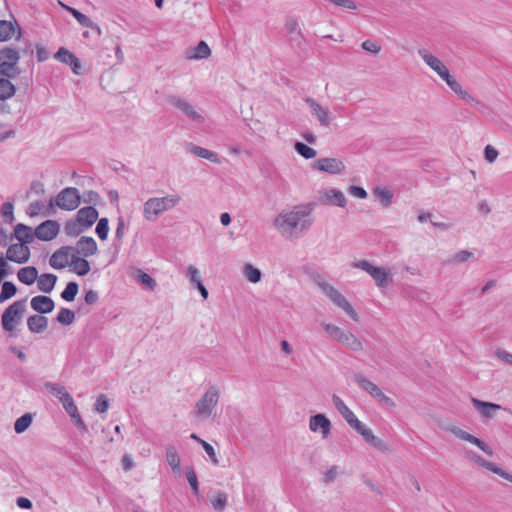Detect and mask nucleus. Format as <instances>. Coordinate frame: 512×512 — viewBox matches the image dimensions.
<instances>
[{"mask_svg": "<svg viewBox=\"0 0 512 512\" xmlns=\"http://www.w3.org/2000/svg\"><path fill=\"white\" fill-rule=\"evenodd\" d=\"M313 211L314 206L311 203L293 206L277 214L272 225L282 237L292 239L298 233H304L311 228L314 222Z\"/></svg>", "mask_w": 512, "mask_h": 512, "instance_id": "1", "label": "nucleus"}, {"mask_svg": "<svg viewBox=\"0 0 512 512\" xmlns=\"http://www.w3.org/2000/svg\"><path fill=\"white\" fill-rule=\"evenodd\" d=\"M332 404L339 414L345 419L347 424L355 430L362 439L372 448L382 452L390 453V444L382 438L376 436L373 430L368 427L365 423L360 421L354 412L346 405V403L336 394L331 397Z\"/></svg>", "mask_w": 512, "mask_h": 512, "instance_id": "2", "label": "nucleus"}, {"mask_svg": "<svg viewBox=\"0 0 512 512\" xmlns=\"http://www.w3.org/2000/svg\"><path fill=\"white\" fill-rule=\"evenodd\" d=\"M182 197L178 193L150 197L143 203V218L147 222L157 221L164 213L180 205Z\"/></svg>", "mask_w": 512, "mask_h": 512, "instance_id": "3", "label": "nucleus"}, {"mask_svg": "<svg viewBox=\"0 0 512 512\" xmlns=\"http://www.w3.org/2000/svg\"><path fill=\"white\" fill-rule=\"evenodd\" d=\"M220 399V390L216 386L209 387L201 398L196 402L192 411L193 417L204 422L209 418L215 419L216 408Z\"/></svg>", "mask_w": 512, "mask_h": 512, "instance_id": "4", "label": "nucleus"}, {"mask_svg": "<svg viewBox=\"0 0 512 512\" xmlns=\"http://www.w3.org/2000/svg\"><path fill=\"white\" fill-rule=\"evenodd\" d=\"M321 326L331 340L338 342L353 352L363 351V342L351 331L327 322H322Z\"/></svg>", "mask_w": 512, "mask_h": 512, "instance_id": "5", "label": "nucleus"}, {"mask_svg": "<svg viewBox=\"0 0 512 512\" xmlns=\"http://www.w3.org/2000/svg\"><path fill=\"white\" fill-rule=\"evenodd\" d=\"M318 287L327 298L339 309H341L353 321L359 322V315L347 298L333 285L325 280L317 281Z\"/></svg>", "mask_w": 512, "mask_h": 512, "instance_id": "6", "label": "nucleus"}, {"mask_svg": "<svg viewBox=\"0 0 512 512\" xmlns=\"http://www.w3.org/2000/svg\"><path fill=\"white\" fill-rule=\"evenodd\" d=\"M25 309L26 299L15 301L4 310L1 316L2 328L9 332L12 336L17 335L16 328L21 322Z\"/></svg>", "mask_w": 512, "mask_h": 512, "instance_id": "7", "label": "nucleus"}, {"mask_svg": "<svg viewBox=\"0 0 512 512\" xmlns=\"http://www.w3.org/2000/svg\"><path fill=\"white\" fill-rule=\"evenodd\" d=\"M439 427L442 430L454 435L456 438H458L462 441L469 442V443L477 446L479 449H481L484 453H486L489 456H492L494 454L492 448L488 444H486L483 440L466 432L465 430L461 429L459 426H457L456 424H454L448 420H444V421L440 422Z\"/></svg>", "mask_w": 512, "mask_h": 512, "instance_id": "8", "label": "nucleus"}, {"mask_svg": "<svg viewBox=\"0 0 512 512\" xmlns=\"http://www.w3.org/2000/svg\"><path fill=\"white\" fill-rule=\"evenodd\" d=\"M353 380L360 388L369 393L379 403L389 408L396 407L395 401L391 397L387 396L377 384L368 379L364 374L356 373L353 376Z\"/></svg>", "mask_w": 512, "mask_h": 512, "instance_id": "9", "label": "nucleus"}, {"mask_svg": "<svg viewBox=\"0 0 512 512\" xmlns=\"http://www.w3.org/2000/svg\"><path fill=\"white\" fill-rule=\"evenodd\" d=\"M354 267L369 274L377 287L386 288L392 283L393 277L388 268L374 266L367 260H360L354 263Z\"/></svg>", "mask_w": 512, "mask_h": 512, "instance_id": "10", "label": "nucleus"}, {"mask_svg": "<svg viewBox=\"0 0 512 512\" xmlns=\"http://www.w3.org/2000/svg\"><path fill=\"white\" fill-rule=\"evenodd\" d=\"M317 201L322 205H331L344 208L347 199L344 193L337 188H324L318 191Z\"/></svg>", "mask_w": 512, "mask_h": 512, "instance_id": "11", "label": "nucleus"}, {"mask_svg": "<svg viewBox=\"0 0 512 512\" xmlns=\"http://www.w3.org/2000/svg\"><path fill=\"white\" fill-rule=\"evenodd\" d=\"M55 204L62 210H75L80 204L78 189L68 187L63 189L56 197Z\"/></svg>", "mask_w": 512, "mask_h": 512, "instance_id": "12", "label": "nucleus"}, {"mask_svg": "<svg viewBox=\"0 0 512 512\" xmlns=\"http://www.w3.org/2000/svg\"><path fill=\"white\" fill-rule=\"evenodd\" d=\"M312 168L320 172L339 175L344 173L346 166L344 162L339 158L324 157L315 160L312 163Z\"/></svg>", "mask_w": 512, "mask_h": 512, "instance_id": "13", "label": "nucleus"}, {"mask_svg": "<svg viewBox=\"0 0 512 512\" xmlns=\"http://www.w3.org/2000/svg\"><path fill=\"white\" fill-rule=\"evenodd\" d=\"M308 426L312 433L320 434L322 439H327L331 434L332 423L325 414L319 413L310 416Z\"/></svg>", "mask_w": 512, "mask_h": 512, "instance_id": "14", "label": "nucleus"}, {"mask_svg": "<svg viewBox=\"0 0 512 512\" xmlns=\"http://www.w3.org/2000/svg\"><path fill=\"white\" fill-rule=\"evenodd\" d=\"M466 457L470 461H472L473 463L478 465L479 467H482L492 473H495V474L499 475L500 477H502L512 483V474L509 472H506L505 470L500 468L497 464L485 460L483 457H481L480 455H478L474 452H467Z\"/></svg>", "mask_w": 512, "mask_h": 512, "instance_id": "15", "label": "nucleus"}, {"mask_svg": "<svg viewBox=\"0 0 512 512\" xmlns=\"http://www.w3.org/2000/svg\"><path fill=\"white\" fill-rule=\"evenodd\" d=\"M169 104L179 109L182 113H184L188 118L197 122L203 123L204 117L195 110L194 106L189 103L187 100L180 98L178 96H169L168 98Z\"/></svg>", "mask_w": 512, "mask_h": 512, "instance_id": "16", "label": "nucleus"}, {"mask_svg": "<svg viewBox=\"0 0 512 512\" xmlns=\"http://www.w3.org/2000/svg\"><path fill=\"white\" fill-rule=\"evenodd\" d=\"M59 231L60 226L56 221L46 220L36 227L34 235L41 241H51L58 235Z\"/></svg>", "mask_w": 512, "mask_h": 512, "instance_id": "17", "label": "nucleus"}, {"mask_svg": "<svg viewBox=\"0 0 512 512\" xmlns=\"http://www.w3.org/2000/svg\"><path fill=\"white\" fill-rule=\"evenodd\" d=\"M30 258V249L24 243H15L8 247L6 251V259L9 261L24 264Z\"/></svg>", "mask_w": 512, "mask_h": 512, "instance_id": "18", "label": "nucleus"}, {"mask_svg": "<svg viewBox=\"0 0 512 512\" xmlns=\"http://www.w3.org/2000/svg\"><path fill=\"white\" fill-rule=\"evenodd\" d=\"M54 58L61 63L69 65L74 74L79 75L81 73L82 65L79 58L68 49L63 47L59 48Z\"/></svg>", "mask_w": 512, "mask_h": 512, "instance_id": "19", "label": "nucleus"}, {"mask_svg": "<svg viewBox=\"0 0 512 512\" xmlns=\"http://www.w3.org/2000/svg\"><path fill=\"white\" fill-rule=\"evenodd\" d=\"M471 403L473 404V406L477 410V412L480 414V416L485 419L494 418L496 413L499 410L503 409V407L499 404L482 401L477 398H472ZM504 410H507V409L504 408Z\"/></svg>", "mask_w": 512, "mask_h": 512, "instance_id": "20", "label": "nucleus"}, {"mask_svg": "<svg viewBox=\"0 0 512 512\" xmlns=\"http://www.w3.org/2000/svg\"><path fill=\"white\" fill-rule=\"evenodd\" d=\"M73 248L71 247H62L55 251L50 257L49 264L54 269H64L67 266H70L71 253Z\"/></svg>", "mask_w": 512, "mask_h": 512, "instance_id": "21", "label": "nucleus"}, {"mask_svg": "<svg viewBox=\"0 0 512 512\" xmlns=\"http://www.w3.org/2000/svg\"><path fill=\"white\" fill-rule=\"evenodd\" d=\"M304 101L309 106L312 116L318 119L321 126L330 125L329 110L327 107L321 106L311 97H306Z\"/></svg>", "mask_w": 512, "mask_h": 512, "instance_id": "22", "label": "nucleus"}, {"mask_svg": "<svg viewBox=\"0 0 512 512\" xmlns=\"http://www.w3.org/2000/svg\"><path fill=\"white\" fill-rule=\"evenodd\" d=\"M75 252L83 257L93 256L97 252V244L92 237L82 236L75 246Z\"/></svg>", "mask_w": 512, "mask_h": 512, "instance_id": "23", "label": "nucleus"}, {"mask_svg": "<svg viewBox=\"0 0 512 512\" xmlns=\"http://www.w3.org/2000/svg\"><path fill=\"white\" fill-rule=\"evenodd\" d=\"M30 305L34 311L41 314L50 313L55 307L54 301L50 297L43 295L33 297Z\"/></svg>", "mask_w": 512, "mask_h": 512, "instance_id": "24", "label": "nucleus"}, {"mask_svg": "<svg viewBox=\"0 0 512 512\" xmlns=\"http://www.w3.org/2000/svg\"><path fill=\"white\" fill-rule=\"evenodd\" d=\"M98 218V211L92 207H83L77 212V222L84 226L90 227Z\"/></svg>", "mask_w": 512, "mask_h": 512, "instance_id": "25", "label": "nucleus"}, {"mask_svg": "<svg viewBox=\"0 0 512 512\" xmlns=\"http://www.w3.org/2000/svg\"><path fill=\"white\" fill-rule=\"evenodd\" d=\"M70 270L77 274L78 276H85L87 275L90 270H91V267H90V264L89 262L84 259V257H80L78 255H76L75 253L72 254L71 256V261H70Z\"/></svg>", "mask_w": 512, "mask_h": 512, "instance_id": "26", "label": "nucleus"}, {"mask_svg": "<svg viewBox=\"0 0 512 512\" xmlns=\"http://www.w3.org/2000/svg\"><path fill=\"white\" fill-rule=\"evenodd\" d=\"M418 54L423 59V61L437 74L446 67L439 58L429 53L426 49H419Z\"/></svg>", "mask_w": 512, "mask_h": 512, "instance_id": "27", "label": "nucleus"}, {"mask_svg": "<svg viewBox=\"0 0 512 512\" xmlns=\"http://www.w3.org/2000/svg\"><path fill=\"white\" fill-rule=\"evenodd\" d=\"M14 236L19 241V243H24L25 245L31 243L35 237L32 229L24 224H17L15 226Z\"/></svg>", "mask_w": 512, "mask_h": 512, "instance_id": "28", "label": "nucleus"}, {"mask_svg": "<svg viewBox=\"0 0 512 512\" xmlns=\"http://www.w3.org/2000/svg\"><path fill=\"white\" fill-rule=\"evenodd\" d=\"M28 329L32 333H42L48 326V319L42 315H32L27 319Z\"/></svg>", "mask_w": 512, "mask_h": 512, "instance_id": "29", "label": "nucleus"}, {"mask_svg": "<svg viewBox=\"0 0 512 512\" xmlns=\"http://www.w3.org/2000/svg\"><path fill=\"white\" fill-rule=\"evenodd\" d=\"M37 281V287L38 289L43 293H50L56 284L57 276L50 273H45L42 275H38Z\"/></svg>", "mask_w": 512, "mask_h": 512, "instance_id": "30", "label": "nucleus"}, {"mask_svg": "<svg viewBox=\"0 0 512 512\" xmlns=\"http://www.w3.org/2000/svg\"><path fill=\"white\" fill-rule=\"evenodd\" d=\"M165 457L168 465L174 473H180V456L173 445L165 447Z\"/></svg>", "mask_w": 512, "mask_h": 512, "instance_id": "31", "label": "nucleus"}, {"mask_svg": "<svg viewBox=\"0 0 512 512\" xmlns=\"http://www.w3.org/2000/svg\"><path fill=\"white\" fill-rule=\"evenodd\" d=\"M242 273L244 278L252 284L259 283L262 280L263 276L261 270L251 263H245L243 265Z\"/></svg>", "mask_w": 512, "mask_h": 512, "instance_id": "32", "label": "nucleus"}, {"mask_svg": "<svg viewBox=\"0 0 512 512\" xmlns=\"http://www.w3.org/2000/svg\"><path fill=\"white\" fill-rule=\"evenodd\" d=\"M17 277L23 284L32 285L38 278V271L33 266H26L18 270Z\"/></svg>", "mask_w": 512, "mask_h": 512, "instance_id": "33", "label": "nucleus"}, {"mask_svg": "<svg viewBox=\"0 0 512 512\" xmlns=\"http://www.w3.org/2000/svg\"><path fill=\"white\" fill-rule=\"evenodd\" d=\"M131 275L138 283H140L145 288L151 291L155 290L157 286L156 281L143 270L135 269Z\"/></svg>", "mask_w": 512, "mask_h": 512, "instance_id": "34", "label": "nucleus"}, {"mask_svg": "<svg viewBox=\"0 0 512 512\" xmlns=\"http://www.w3.org/2000/svg\"><path fill=\"white\" fill-rule=\"evenodd\" d=\"M188 151L197 157L209 160L213 163H220V158L218 157V155L206 148L196 145H190L188 147Z\"/></svg>", "mask_w": 512, "mask_h": 512, "instance_id": "35", "label": "nucleus"}, {"mask_svg": "<svg viewBox=\"0 0 512 512\" xmlns=\"http://www.w3.org/2000/svg\"><path fill=\"white\" fill-rule=\"evenodd\" d=\"M453 92H455L461 99L466 101L469 104H479V101L472 97L467 91L462 89V86L457 82L455 78H453L447 84Z\"/></svg>", "mask_w": 512, "mask_h": 512, "instance_id": "36", "label": "nucleus"}, {"mask_svg": "<svg viewBox=\"0 0 512 512\" xmlns=\"http://www.w3.org/2000/svg\"><path fill=\"white\" fill-rule=\"evenodd\" d=\"M63 7L84 27L94 29L97 28V24L91 21L85 14L77 10L76 8L63 5Z\"/></svg>", "mask_w": 512, "mask_h": 512, "instance_id": "37", "label": "nucleus"}, {"mask_svg": "<svg viewBox=\"0 0 512 512\" xmlns=\"http://www.w3.org/2000/svg\"><path fill=\"white\" fill-rule=\"evenodd\" d=\"M285 29L287 33L295 34V36L291 37L293 41L303 39V34L301 32V29L299 28V24L296 18L292 16L287 17L285 22Z\"/></svg>", "mask_w": 512, "mask_h": 512, "instance_id": "38", "label": "nucleus"}, {"mask_svg": "<svg viewBox=\"0 0 512 512\" xmlns=\"http://www.w3.org/2000/svg\"><path fill=\"white\" fill-rule=\"evenodd\" d=\"M45 388L52 395L57 397L60 402H62L64 399H66V397L70 395L66 388L58 383L47 382L45 383Z\"/></svg>", "mask_w": 512, "mask_h": 512, "instance_id": "39", "label": "nucleus"}, {"mask_svg": "<svg viewBox=\"0 0 512 512\" xmlns=\"http://www.w3.org/2000/svg\"><path fill=\"white\" fill-rule=\"evenodd\" d=\"M20 59L19 51L15 48L5 47L0 49V61L17 64Z\"/></svg>", "mask_w": 512, "mask_h": 512, "instance_id": "40", "label": "nucleus"}, {"mask_svg": "<svg viewBox=\"0 0 512 512\" xmlns=\"http://www.w3.org/2000/svg\"><path fill=\"white\" fill-rule=\"evenodd\" d=\"M374 195L384 207L392 204L393 193L389 189L377 187L374 189Z\"/></svg>", "mask_w": 512, "mask_h": 512, "instance_id": "41", "label": "nucleus"}, {"mask_svg": "<svg viewBox=\"0 0 512 512\" xmlns=\"http://www.w3.org/2000/svg\"><path fill=\"white\" fill-rule=\"evenodd\" d=\"M211 55V50L208 44L201 40L198 45L193 49V54L189 56L191 59H206Z\"/></svg>", "mask_w": 512, "mask_h": 512, "instance_id": "42", "label": "nucleus"}, {"mask_svg": "<svg viewBox=\"0 0 512 512\" xmlns=\"http://www.w3.org/2000/svg\"><path fill=\"white\" fill-rule=\"evenodd\" d=\"M16 92V87L6 78H0V100L12 97Z\"/></svg>", "mask_w": 512, "mask_h": 512, "instance_id": "43", "label": "nucleus"}, {"mask_svg": "<svg viewBox=\"0 0 512 512\" xmlns=\"http://www.w3.org/2000/svg\"><path fill=\"white\" fill-rule=\"evenodd\" d=\"M32 420H33L32 415L29 413H26V414L22 415L21 417H19L14 423L15 432L17 434H21V433L25 432L30 427Z\"/></svg>", "mask_w": 512, "mask_h": 512, "instance_id": "44", "label": "nucleus"}, {"mask_svg": "<svg viewBox=\"0 0 512 512\" xmlns=\"http://www.w3.org/2000/svg\"><path fill=\"white\" fill-rule=\"evenodd\" d=\"M15 32V26L7 20H0V42H5L11 39Z\"/></svg>", "mask_w": 512, "mask_h": 512, "instance_id": "45", "label": "nucleus"}, {"mask_svg": "<svg viewBox=\"0 0 512 512\" xmlns=\"http://www.w3.org/2000/svg\"><path fill=\"white\" fill-rule=\"evenodd\" d=\"M17 292V287L14 283L6 281L2 284V289L0 292V303H4L5 301L12 298Z\"/></svg>", "mask_w": 512, "mask_h": 512, "instance_id": "46", "label": "nucleus"}, {"mask_svg": "<svg viewBox=\"0 0 512 512\" xmlns=\"http://www.w3.org/2000/svg\"><path fill=\"white\" fill-rule=\"evenodd\" d=\"M294 149L298 154H300L305 159H313L317 154L315 149L307 146L302 142H296L294 144Z\"/></svg>", "mask_w": 512, "mask_h": 512, "instance_id": "47", "label": "nucleus"}, {"mask_svg": "<svg viewBox=\"0 0 512 512\" xmlns=\"http://www.w3.org/2000/svg\"><path fill=\"white\" fill-rule=\"evenodd\" d=\"M75 320V313L68 308H61L57 315V321L62 325H71Z\"/></svg>", "mask_w": 512, "mask_h": 512, "instance_id": "48", "label": "nucleus"}, {"mask_svg": "<svg viewBox=\"0 0 512 512\" xmlns=\"http://www.w3.org/2000/svg\"><path fill=\"white\" fill-rule=\"evenodd\" d=\"M79 290V286L76 282H69L66 285V288L61 293V297L63 300L67 302H71L75 299Z\"/></svg>", "mask_w": 512, "mask_h": 512, "instance_id": "49", "label": "nucleus"}, {"mask_svg": "<svg viewBox=\"0 0 512 512\" xmlns=\"http://www.w3.org/2000/svg\"><path fill=\"white\" fill-rule=\"evenodd\" d=\"M186 275H187L189 282L192 286L195 287L202 283L200 272H199L198 268L195 267L194 265H189L186 268Z\"/></svg>", "mask_w": 512, "mask_h": 512, "instance_id": "50", "label": "nucleus"}, {"mask_svg": "<svg viewBox=\"0 0 512 512\" xmlns=\"http://www.w3.org/2000/svg\"><path fill=\"white\" fill-rule=\"evenodd\" d=\"M109 225L107 218H101L96 226V233L100 240L104 241L108 237Z\"/></svg>", "mask_w": 512, "mask_h": 512, "instance_id": "51", "label": "nucleus"}, {"mask_svg": "<svg viewBox=\"0 0 512 512\" xmlns=\"http://www.w3.org/2000/svg\"><path fill=\"white\" fill-rule=\"evenodd\" d=\"M473 257H474V255L472 252L467 251V250H462V251L455 253L451 257L450 262L452 264H461V263L469 261Z\"/></svg>", "mask_w": 512, "mask_h": 512, "instance_id": "52", "label": "nucleus"}, {"mask_svg": "<svg viewBox=\"0 0 512 512\" xmlns=\"http://www.w3.org/2000/svg\"><path fill=\"white\" fill-rule=\"evenodd\" d=\"M211 504L215 510L223 511L227 505L226 494L222 492L217 493V495L211 500Z\"/></svg>", "mask_w": 512, "mask_h": 512, "instance_id": "53", "label": "nucleus"}, {"mask_svg": "<svg viewBox=\"0 0 512 512\" xmlns=\"http://www.w3.org/2000/svg\"><path fill=\"white\" fill-rule=\"evenodd\" d=\"M339 475V469L337 466L333 465L329 467L324 473H323V482L328 485L334 482Z\"/></svg>", "mask_w": 512, "mask_h": 512, "instance_id": "54", "label": "nucleus"}, {"mask_svg": "<svg viewBox=\"0 0 512 512\" xmlns=\"http://www.w3.org/2000/svg\"><path fill=\"white\" fill-rule=\"evenodd\" d=\"M61 403L63 405V408L69 414L70 417L75 416L76 414L79 413L78 408L71 395L66 397V399H64Z\"/></svg>", "mask_w": 512, "mask_h": 512, "instance_id": "55", "label": "nucleus"}, {"mask_svg": "<svg viewBox=\"0 0 512 512\" xmlns=\"http://www.w3.org/2000/svg\"><path fill=\"white\" fill-rule=\"evenodd\" d=\"M186 477H187V481H188L189 485L191 486L193 492L195 494H198V492H199L198 479H197V475L193 468H191V467L187 468Z\"/></svg>", "mask_w": 512, "mask_h": 512, "instance_id": "56", "label": "nucleus"}, {"mask_svg": "<svg viewBox=\"0 0 512 512\" xmlns=\"http://www.w3.org/2000/svg\"><path fill=\"white\" fill-rule=\"evenodd\" d=\"M200 445L203 447L204 451L209 456L211 462L214 465H218L219 464V460H218V457L216 455V451L213 448V446L211 444H209L208 442H206V441H200Z\"/></svg>", "mask_w": 512, "mask_h": 512, "instance_id": "57", "label": "nucleus"}, {"mask_svg": "<svg viewBox=\"0 0 512 512\" xmlns=\"http://www.w3.org/2000/svg\"><path fill=\"white\" fill-rule=\"evenodd\" d=\"M109 408V401L104 394H100L95 403V410L98 413H105Z\"/></svg>", "mask_w": 512, "mask_h": 512, "instance_id": "58", "label": "nucleus"}, {"mask_svg": "<svg viewBox=\"0 0 512 512\" xmlns=\"http://www.w3.org/2000/svg\"><path fill=\"white\" fill-rule=\"evenodd\" d=\"M16 64L9 63L7 61H0V76L11 78L14 76L12 70H14Z\"/></svg>", "mask_w": 512, "mask_h": 512, "instance_id": "59", "label": "nucleus"}, {"mask_svg": "<svg viewBox=\"0 0 512 512\" xmlns=\"http://www.w3.org/2000/svg\"><path fill=\"white\" fill-rule=\"evenodd\" d=\"M484 157L487 162L493 163L498 157V151L492 145H487L484 149Z\"/></svg>", "mask_w": 512, "mask_h": 512, "instance_id": "60", "label": "nucleus"}, {"mask_svg": "<svg viewBox=\"0 0 512 512\" xmlns=\"http://www.w3.org/2000/svg\"><path fill=\"white\" fill-rule=\"evenodd\" d=\"M361 46L365 51L373 54H377L381 50V46L371 40H365Z\"/></svg>", "mask_w": 512, "mask_h": 512, "instance_id": "61", "label": "nucleus"}, {"mask_svg": "<svg viewBox=\"0 0 512 512\" xmlns=\"http://www.w3.org/2000/svg\"><path fill=\"white\" fill-rule=\"evenodd\" d=\"M125 230H126V224H125V221H124V218L123 217H119L117 219V228H116V231H115V238L118 240V241H121L124 234H125Z\"/></svg>", "mask_w": 512, "mask_h": 512, "instance_id": "62", "label": "nucleus"}, {"mask_svg": "<svg viewBox=\"0 0 512 512\" xmlns=\"http://www.w3.org/2000/svg\"><path fill=\"white\" fill-rule=\"evenodd\" d=\"M495 355L498 359H500L501 361L509 364V365H512V353L506 351V350H503V349H498L496 352H495Z\"/></svg>", "mask_w": 512, "mask_h": 512, "instance_id": "63", "label": "nucleus"}, {"mask_svg": "<svg viewBox=\"0 0 512 512\" xmlns=\"http://www.w3.org/2000/svg\"><path fill=\"white\" fill-rule=\"evenodd\" d=\"M348 192L359 199H365L367 197V192L364 188L358 186H351L348 189Z\"/></svg>", "mask_w": 512, "mask_h": 512, "instance_id": "64", "label": "nucleus"}]
</instances>
